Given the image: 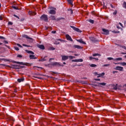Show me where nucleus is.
Listing matches in <instances>:
<instances>
[{"label":"nucleus","instance_id":"obj_8","mask_svg":"<svg viewBox=\"0 0 126 126\" xmlns=\"http://www.w3.org/2000/svg\"><path fill=\"white\" fill-rule=\"evenodd\" d=\"M65 37L66 38V40H67V41H70L71 42L73 41V40H72V38H71V37L70 36L69 34H66Z\"/></svg>","mask_w":126,"mask_h":126},{"label":"nucleus","instance_id":"obj_4","mask_svg":"<svg viewBox=\"0 0 126 126\" xmlns=\"http://www.w3.org/2000/svg\"><path fill=\"white\" fill-rule=\"evenodd\" d=\"M40 20L43 21H45V22H48V15L45 14L42 15L40 17Z\"/></svg>","mask_w":126,"mask_h":126},{"label":"nucleus","instance_id":"obj_58","mask_svg":"<svg viewBox=\"0 0 126 126\" xmlns=\"http://www.w3.org/2000/svg\"><path fill=\"white\" fill-rule=\"evenodd\" d=\"M119 24L122 27H123V24H122V23H119Z\"/></svg>","mask_w":126,"mask_h":126},{"label":"nucleus","instance_id":"obj_22","mask_svg":"<svg viewBox=\"0 0 126 126\" xmlns=\"http://www.w3.org/2000/svg\"><path fill=\"white\" fill-rule=\"evenodd\" d=\"M17 81H18V82H19V83L22 82L24 81V78H21L20 79H18Z\"/></svg>","mask_w":126,"mask_h":126},{"label":"nucleus","instance_id":"obj_40","mask_svg":"<svg viewBox=\"0 0 126 126\" xmlns=\"http://www.w3.org/2000/svg\"><path fill=\"white\" fill-rule=\"evenodd\" d=\"M8 25H12L13 23H12L11 22H8Z\"/></svg>","mask_w":126,"mask_h":126},{"label":"nucleus","instance_id":"obj_52","mask_svg":"<svg viewBox=\"0 0 126 126\" xmlns=\"http://www.w3.org/2000/svg\"><path fill=\"white\" fill-rule=\"evenodd\" d=\"M74 56H75V57H78V56H79V54H75Z\"/></svg>","mask_w":126,"mask_h":126},{"label":"nucleus","instance_id":"obj_14","mask_svg":"<svg viewBox=\"0 0 126 126\" xmlns=\"http://www.w3.org/2000/svg\"><path fill=\"white\" fill-rule=\"evenodd\" d=\"M37 47L40 49V50H44L45 49V46H44V45L38 44L37 45Z\"/></svg>","mask_w":126,"mask_h":126},{"label":"nucleus","instance_id":"obj_20","mask_svg":"<svg viewBox=\"0 0 126 126\" xmlns=\"http://www.w3.org/2000/svg\"><path fill=\"white\" fill-rule=\"evenodd\" d=\"M98 85H95V86H98L100 87V85H102V86H105V85H106V83H98Z\"/></svg>","mask_w":126,"mask_h":126},{"label":"nucleus","instance_id":"obj_12","mask_svg":"<svg viewBox=\"0 0 126 126\" xmlns=\"http://www.w3.org/2000/svg\"><path fill=\"white\" fill-rule=\"evenodd\" d=\"M56 10H55L54 9H51L49 11V14H52L53 15H55V14H56Z\"/></svg>","mask_w":126,"mask_h":126},{"label":"nucleus","instance_id":"obj_61","mask_svg":"<svg viewBox=\"0 0 126 126\" xmlns=\"http://www.w3.org/2000/svg\"><path fill=\"white\" fill-rule=\"evenodd\" d=\"M113 32V33H115V34H117V31H114Z\"/></svg>","mask_w":126,"mask_h":126},{"label":"nucleus","instance_id":"obj_51","mask_svg":"<svg viewBox=\"0 0 126 126\" xmlns=\"http://www.w3.org/2000/svg\"><path fill=\"white\" fill-rule=\"evenodd\" d=\"M14 92H15V93H16V92H17V89H14Z\"/></svg>","mask_w":126,"mask_h":126},{"label":"nucleus","instance_id":"obj_18","mask_svg":"<svg viewBox=\"0 0 126 126\" xmlns=\"http://www.w3.org/2000/svg\"><path fill=\"white\" fill-rule=\"evenodd\" d=\"M29 14H30V15H36V14H37V13L33 12L32 11H29Z\"/></svg>","mask_w":126,"mask_h":126},{"label":"nucleus","instance_id":"obj_46","mask_svg":"<svg viewBox=\"0 0 126 126\" xmlns=\"http://www.w3.org/2000/svg\"><path fill=\"white\" fill-rule=\"evenodd\" d=\"M0 39H3L4 40L5 39V37L2 36H0Z\"/></svg>","mask_w":126,"mask_h":126},{"label":"nucleus","instance_id":"obj_17","mask_svg":"<svg viewBox=\"0 0 126 126\" xmlns=\"http://www.w3.org/2000/svg\"><path fill=\"white\" fill-rule=\"evenodd\" d=\"M30 60H37V57H35L34 55H30Z\"/></svg>","mask_w":126,"mask_h":126},{"label":"nucleus","instance_id":"obj_36","mask_svg":"<svg viewBox=\"0 0 126 126\" xmlns=\"http://www.w3.org/2000/svg\"><path fill=\"white\" fill-rule=\"evenodd\" d=\"M100 54H98V53H95V54H94L93 55V57H96L97 56H99Z\"/></svg>","mask_w":126,"mask_h":126},{"label":"nucleus","instance_id":"obj_39","mask_svg":"<svg viewBox=\"0 0 126 126\" xmlns=\"http://www.w3.org/2000/svg\"><path fill=\"white\" fill-rule=\"evenodd\" d=\"M13 16H14V17H16V18H18V19H19V17H18V16L15 15V14H14L13 15Z\"/></svg>","mask_w":126,"mask_h":126},{"label":"nucleus","instance_id":"obj_19","mask_svg":"<svg viewBox=\"0 0 126 126\" xmlns=\"http://www.w3.org/2000/svg\"><path fill=\"white\" fill-rule=\"evenodd\" d=\"M13 67H11L12 68H15L16 69H18L19 67H21L22 68L23 67V66H21L20 65L17 66V65H13Z\"/></svg>","mask_w":126,"mask_h":126},{"label":"nucleus","instance_id":"obj_48","mask_svg":"<svg viewBox=\"0 0 126 126\" xmlns=\"http://www.w3.org/2000/svg\"><path fill=\"white\" fill-rule=\"evenodd\" d=\"M23 46L24 47H30V46L28 45H26V44H23Z\"/></svg>","mask_w":126,"mask_h":126},{"label":"nucleus","instance_id":"obj_25","mask_svg":"<svg viewBox=\"0 0 126 126\" xmlns=\"http://www.w3.org/2000/svg\"><path fill=\"white\" fill-rule=\"evenodd\" d=\"M120 64V65H123V66H125V65H126V62H122L119 63Z\"/></svg>","mask_w":126,"mask_h":126},{"label":"nucleus","instance_id":"obj_21","mask_svg":"<svg viewBox=\"0 0 126 126\" xmlns=\"http://www.w3.org/2000/svg\"><path fill=\"white\" fill-rule=\"evenodd\" d=\"M26 53L28 54H31L32 55H34V52L31 50H26Z\"/></svg>","mask_w":126,"mask_h":126},{"label":"nucleus","instance_id":"obj_59","mask_svg":"<svg viewBox=\"0 0 126 126\" xmlns=\"http://www.w3.org/2000/svg\"><path fill=\"white\" fill-rule=\"evenodd\" d=\"M121 54L122 55H126V53H125V52H122V53H121Z\"/></svg>","mask_w":126,"mask_h":126},{"label":"nucleus","instance_id":"obj_54","mask_svg":"<svg viewBox=\"0 0 126 126\" xmlns=\"http://www.w3.org/2000/svg\"><path fill=\"white\" fill-rule=\"evenodd\" d=\"M110 6L112 8H114V6L112 4H110Z\"/></svg>","mask_w":126,"mask_h":126},{"label":"nucleus","instance_id":"obj_60","mask_svg":"<svg viewBox=\"0 0 126 126\" xmlns=\"http://www.w3.org/2000/svg\"><path fill=\"white\" fill-rule=\"evenodd\" d=\"M35 77V78H38V79H41V78L40 77Z\"/></svg>","mask_w":126,"mask_h":126},{"label":"nucleus","instance_id":"obj_49","mask_svg":"<svg viewBox=\"0 0 126 126\" xmlns=\"http://www.w3.org/2000/svg\"><path fill=\"white\" fill-rule=\"evenodd\" d=\"M70 12L71 13V14H72V13H73V11L72 10V9H70Z\"/></svg>","mask_w":126,"mask_h":126},{"label":"nucleus","instance_id":"obj_38","mask_svg":"<svg viewBox=\"0 0 126 126\" xmlns=\"http://www.w3.org/2000/svg\"><path fill=\"white\" fill-rule=\"evenodd\" d=\"M56 41H60V42H63V40L61 39H56Z\"/></svg>","mask_w":126,"mask_h":126},{"label":"nucleus","instance_id":"obj_32","mask_svg":"<svg viewBox=\"0 0 126 126\" xmlns=\"http://www.w3.org/2000/svg\"><path fill=\"white\" fill-rule=\"evenodd\" d=\"M90 66L91 67H95V66H97V65H96L95 64H92L90 65Z\"/></svg>","mask_w":126,"mask_h":126},{"label":"nucleus","instance_id":"obj_1","mask_svg":"<svg viewBox=\"0 0 126 126\" xmlns=\"http://www.w3.org/2000/svg\"><path fill=\"white\" fill-rule=\"evenodd\" d=\"M52 65V66H62V67L64 66L63 64H62L61 63L59 62H53L51 63V64H48V66Z\"/></svg>","mask_w":126,"mask_h":126},{"label":"nucleus","instance_id":"obj_41","mask_svg":"<svg viewBox=\"0 0 126 126\" xmlns=\"http://www.w3.org/2000/svg\"><path fill=\"white\" fill-rule=\"evenodd\" d=\"M51 33H52V34H56V33H57V32L56 31H53L51 32Z\"/></svg>","mask_w":126,"mask_h":126},{"label":"nucleus","instance_id":"obj_16","mask_svg":"<svg viewBox=\"0 0 126 126\" xmlns=\"http://www.w3.org/2000/svg\"><path fill=\"white\" fill-rule=\"evenodd\" d=\"M77 42H78L79 43H80L81 44H83L84 45H86V42L83 41L82 39H77Z\"/></svg>","mask_w":126,"mask_h":126},{"label":"nucleus","instance_id":"obj_6","mask_svg":"<svg viewBox=\"0 0 126 126\" xmlns=\"http://www.w3.org/2000/svg\"><path fill=\"white\" fill-rule=\"evenodd\" d=\"M73 63H82L83 62V59H75L72 60Z\"/></svg>","mask_w":126,"mask_h":126},{"label":"nucleus","instance_id":"obj_55","mask_svg":"<svg viewBox=\"0 0 126 126\" xmlns=\"http://www.w3.org/2000/svg\"><path fill=\"white\" fill-rule=\"evenodd\" d=\"M122 48L124 49V50H126V46H122Z\"/></svg>","mask_w":126,"mask_h":126},{"label":"nucleus","instance_id":"obj_50","mask_svg":"<svg viewBox=\"0 0 126 126\" xmlns=\"http://www.w3.org/2000/svg\"><path fill=\"white\" fill-rule=\"evenodd\" d=\"M117 14V11H115L113 13L114 15H116Z\"/></svg>","mask_w":126,"mask_h":126},{"label":"nucleus","instance_id":"obj_64","mask_svg":"<svg viewBox=\"0 0 126 126\" xmlns=\"http://www.w3.org/2000/svg\"><path fill=\"white\" fill-rule=\"evenodd\" d=\"M124 24H126V21L124 22Z\"/></svg>","mask_w":126,"mask_h":126},{"label":"nucleus","instance_id":"obj_15","mask_svg":"<svg viewBox=\"0 0 126 126\" xmlns=\"http://www.w3.org/2000/svg\"><path fill=\"white\" fill-rule=\"evenodd\" d=\"M68 59V56L64 55V56H63L62 57V61H67Z\"/></svg>","mask_w":126,"mask_h":126},{"label":"nucleus","instance_id":"obj_3","mask_svg":"<svg viewBox=\"0 0 126 126\" xmlns=\"http://www.w3.org/2000/svg\"><path fill=\"white\" fill-rule=\"evenodd\" d=\"M12 63H18V64H21L22 65H27V66H30V63L23 62H16V61H13Z\"/></svg>","mask_w":126,"mask_h":126},{"label":"nucleus","instance_id":"obj_30","mask_svg":"<svg viewBox=\"0 0 126 126\" xmlns=\"http://www.w3.org/2000/svg\"><path fill=\"white\" fill-rule=\"evenodd\" d=\"M12 8H13L14 9H16V10H18L19 9L18 7L15 6H12Z\"/></svg>","mask_w":126,"mask_h":126},{"label":"nucleus","instance_id":"obj_9","mask_svg":"<svg viewBox=\"0 0 126 126\" xmlns=\"http://www.w3.org/2000/svg\"><path fill=\"white\" fill-rule=\"evenodd\" d=\"M90 39L92 42H93V43H97V42H98V40L94 37H90Z\"/></svg>","mask_w":126,"mask_h":126},{"label":"nucleus","instance_id":"obj_29","mask_svg":"<svg viewBox=\"0 0 126 126\" xmlns=\"http://www.w3.org/2000/svg\"><path fill=\"white\" fill-rule=\"evenodd\" d=\"M68 58L70 59V60H72V59H75V57L72 56H68Z\"/></svg>","mask_w":126,"mask_h":126},{"label":"nucleus","instance_id":"obj_13","mask_svg":"<svg viewBox=\"0 0 126 126\" xmlns=\"http://www.w3.org/2000/svg\"><path fill=\"white\" fill-rule=\"evenodd\" d=\"M72 48H74V49H78L79 50H81V49H82V47L77 45H74Z\"/></svg>","mask_w":126,"mask_h":126},{"label":"nucleus","instance_id":"obj_2","mask_svg":"<svg viewBox=\"0 0 126 126\" xmlns=\"http://www.w3.org/2000/svg\"><path fill=\"white\" fill-rule=\"evenodd\" d=\"M50 19L51 20H56V21H60V20H63L64 19V18L61 17V18H58L56 19V16L54 15H50L49 16Z\"/></svg>","mask_w":126,"mask_h":126},{"label":"nucleus","instance_id":"obj_42","mask_svg":"<svg viewBox=\"0 0 126 126\" xmlns=\"http://www.w3.org/2000/svg\"><path fill=\"white\" fill-rule=\"evenodd\" d=\"M51 51H54L55 50V48L54 47H50Z\"/></svg>","mask_w":126,"mask_h":126},{"label":"nucleus","instance_id":"obj_33","mask_svg":"<svg viewBox=\"0 0 126 126\" xmlns=\"http://www.w3.org/2000/svg\"><path fill=\"white\" fill-rule=\"evenodd\" d=\"M107 60H108V61H112V60H113L114 61V58H112V57H108L107 58Z\"/></svg>","mask_w":126,"mask_h":126},{"label":"nucleus","instance_id":"obj_27","mask_svg":"<svg viewBox=\"0 0 126 126\" xmlns=\"http://www.w3.org/2000/svg\"><path fill=\"white\" fill-rule=\"evenodd\" d=\"M113 89L114 90H117V89H118V85H114L113 86Z\"/></svg>","mask_w":126,"mask_h":126},{"label":"nucleus","instance_id":"obj_24","mask_svg":"<svg viewBox=\"0 0 126 126\" xmlns=\"http://www.w3.org/2000/svg\"><path fill=\"white\" fill-rule=\"evenodd\" d=\"M122 60H123V58L120 57V58H118L114 59V61H122Z\"/></svg>","mask_w":126,"mask_h":126},{"label":"nucleus","instance_id":"obj_47","mask_svg":"<svg viewBox=\"0 0 126 126\" xmlns=\"http://www.w3.org/2000/svg\"><path fill=\"white\" fill-rule=\"evenodd\" d=\"M3 43H4L5 44H8V42L6 40H4Z\"/></svg>","mask_w":126,"mask_h":126},{"label":"nucleus","instance_id":"obj_10","mask_svg":"<svg viewBox=\"0 0 126 126\" xmlns=\"http://www.w3.org/2000/svg\"><path fill=\"white\" fill-rule=\"evenodd\" d=\"M115 69L116 70H120V71H124V67L120 66H116Z\"/></svg>","mask_w":126,"mask_h":126},{"label":"nucleus","instance_id":"obj_44","mask_svg":"<svg viewBox=\"0 0 126 126\" xmlns=\"http://www.w3.org/2000/svg\"><path fill=\"white\" fill-rule=\"evenodd\" d=\"M103 66H110V64H104Z\"/></svg>","mask_w":126,"mask_h":126},{"label":"nucleus","instance_id":"obj_43","mask_svg":"<svg viewBox=\"0 0 126 126\" xmlns=\"http://www.w3.org/2000/svg\"><path fill=\"white\" fill-rule=\"evenodd\" d=\"M17 57V58H22V55H18Z\"/></svg>","mask_w":126,"mask_h":126},{"label":"nucleus","instance_id":"obj_37","mask_svg":"<svg viewBox=\"0 0 126 126\" xmlns=\"http://www.w3.org/2000/svg\"><path fill=\"white\" fill-rule=\"evenodd\" d=\"M14 49L15 50H16V51H19V48H18V47L15 46Z\"/></svg>","mask_w":126,"mask_h":126},{"label":"nucleus","instance_id":"obj_23","mask_svg":"<svg viewBox=\"0 0 126 126\" xmlns=\"http://www.w3.org/2000/svg\"><path fill=\"white\" fill-rule=\"evenodd\" d=\"M89 59L90 61H92L93 60H96V61H98L99 60L98 58H93L92 56H90Z\"/></svg>","mask_w":126,"mask_h":126},{"label":"nucleus","instance_id":"obj_26","mask_svg":"<svg viewBox=\"0 0 126 126\" xmlns=\"http://www.w3.org/2000/svg\"><path fill=\"white\" fill-rule=\"evenodd\" d=\"M67 2L72 5V0H67Z\"/></svg>","mask_w":126,"mask_h":126},{"label":"nucleus","instance_id":"obj_34","mask_svg":"<svg viewBox=\"0 0 126 126\" xmlns=\"http://www.w3.org/2000/svg\"><path fill=\"white\" fill-rule=\"evenodd\" d=\"M24 37L27 39H31V38L29 37V36H28L27 35H24Z\"/></svg>","mask_w":126,"mask_h":126},{"label":"nucleus","instance_id":"obj_7","mask_svg":"<svg viewBox=\"0 0 126 126\" xmlns=\"http://www.w3.org/2000/svg\"><path fill=\"white\" fill-rule=\"evenodd\" d=\"M103 32L102 34L104 35H109V33H110V32L108 30H106L105 29H102Z\"/></svg>","mask_w":126,"mask_h":126},{"label":"nucleus","instance_id":"obj_35","mask_svg":"<svg viewBox=\"0 0 126 126\" xmlns=\"http://www.w3.org/2000/svg\"><path fill=\"white\" fill-rule=\"evenodd\" d=\"M54 44L55 45H59L60 44V42L58 41H55V42H54Z\"/></svg>","mask_w":126,"mask_h":126},{"label":"nucleus","instance_id":"obj_11","mask_svg":"<svg viewBox=\"0 0 126 126\" xmlns=\"http://www.w3.org/2000/svg\"><path fill=\"white\" fill-rule=\"evenodd\" d=\"M47 60H49L48 56L44 57L43 59L38 60V62H46Z\"/></svg>","mask_w":126,"mask_h":126},{"label":"nucleus","instance_id":"obj_53","mask_svg":"<svg viewBox=\"0 0 126 126\" xmlns=\"http://www.w3.org/2000/svg\"><path fill=\"white\" fill-rule=\"evenodd\" d=\"M94 80H95L96 81H100V79H95Z\"/></svg>","mask_w":126,"mask_h":126},{"label":"nucleus","instance_id":"obj_31","mask_svg":"<svg viewBox=\"0 0 126 126\" xmlns=\"http://www.w3.org/2000/svg\"><path fill=\"white\" fill-rule=\"evenodd\" d=\"M105 75V73L102 72L99 74V76H98L97 77H100V76H104Z\"/></svg>","mask_w":126,"mask_h":126},{"label":"nucleus","instance_id":"obj_56","mask_svg":"<svg viewBox=\"0 0 126 126\" xmlns=\"http://www.w3.org/2000/svg\"><path fill=\"white\" fill-rule=\"evenodd\" d=\"M55 60V59H54V58L49 59V62H51V60Z\"/></svg>","mask_w":126,"mask_h":126},{"label":"nucleus","instance_id":"obj_45","mask_svg":"<svg viewBox=\"0 0 126 126\" xmlns=\"http://www.w3.org/2000/svg\"><path fill=\"white\" fill-rule=\"evenodd\" d=\"M17 45H18V47H20V48H22V46L21 45L19 44V43H17Z\"/></svg>","mask_w":126,"mask_h":126},{"label":"nucleus","instance_id":"obj_62","mask_svg":"<svg viewBox=\"0 0 126 126\" xmlns=\"http://www.w3.org/2000/svg\"><path fill=\"white\" fill-rule=\"evenodd\" d=\"M116 72H117V71H113V74H115V73H116Z\"/></svg>","mask_w":126,"mask_h":126},{"label":"nucleus","instance_id":"obj_5","mask_svg":"<svg viewBox=\"0 0 126 126\" xmlns=\"http://www.w3.org/2000/svg\"><path fill=\"white\" fill-rule=\"evenodd\" d=\"M70 28L73 29V30H74V31H76V32H79V33H81L82 32L78 28H76L74 26H71Z\"/></svg>","mask_w":126,"mask_h":126},{"label":"nucleus","instance_id":"obj_63","mask_svg":"<svg viewBox=\"0 0 126 126\" xmlns=\"http://www.w3.org/2000/svg\"><path fill=\"white\" fill-rule=\"evenodd\" d=\"M4 46H5V47H7V48H9V46H7V45H4Z\"/></svg>","mask_w":126,"mask_h":126},{"label":"nucleus","instance_id":"obj_57","mask_svg":"<svg viewBox=\"0 0 126 126\" xmlns=\"http://www.w3.org/2000/svg\"><path fill=\"white\" fill-rule=\"evenodd\" d=\"M0 20H2V17L0 16Z\"/></svg>","mask_w":126,"mask_h":126},{"label":"nucleus","instance_id":"obj_28","mask_svg":"<svg viewBox=\"0 0 126 126\" xmlns=\"http://www.w3.org/2000/svg\"><path fill=\"white\" fill-rule=\"evenodd\" d=\"M89 22H90V23H91L92 24H94V20H93L90 19L89 20Z\"/></svg>","mask_w":126,"mask_h":126}]
</instances>
